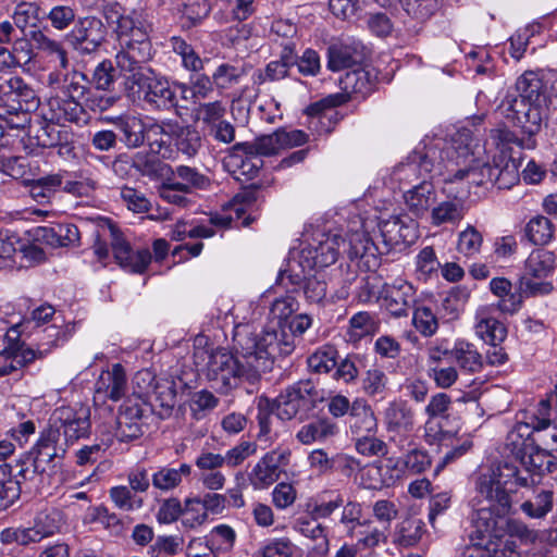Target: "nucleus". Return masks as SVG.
Masks as SVG:
<instances>
[{"label": "nucleus", "instance_id": "f257e3e1", "mask_svg": "<svg viewBox=\"0 0 557 557\" xmlns=\"http://www.w3.org/2000/svg\"><path fill=\"white\" fill-rule=\"evenodd\" d=\"M277 341L274 334L258 337L250 324H237L233 334L235 354L225 349L212 351L207 363V379L225 394L243 383L257 384L272 370L276 356L286 357L293 352L290 336Z\"/></svg>", "mask_w": 557, "mask_h": 557}, {"label": "nucleus", "instance_id": "f03ea898", "mask_svg": "<svg viewBox=\"0 0 557 557\" xmlns=\"http://www.w3.org/2000/svg\"><path fill=\"white\" fill-rule=\"evenodd\" d=\"M490 146L494 147L496 152L492 154L493 169H486V178H483L476 163L487 149L473 139L469 129H459L450 140H446L443 183H450L457 188L466 187L469 191L470 185L511 188L520 178L521 154L492 143Z\"/></svg>", "mask_w": 557, "mask_h": 557}, {"label": "nucleus", "instance_id": "7ed1b4c3", "mask_svg": "<svg viewBox=\"0 0 557 557\" xmlns=\"http://www.w3.org/2000/svg\"><path fill=\"white\" fill-rule=\"evenodd\" d=\"M529 476H522L518 467L511 462H503L486 473H481L475 481L479 502L486 505L476 509L474 527L479 534H490L493 541L532 540L533 533L528 527L516 519H507L511 507V494L518 487H528Z\"/></svg>", "mask_w": 557, "mask_h": 557}, {"label": "nucleus", "instance_id": "20e7f679", "mask_svg": "<svg viewBox=\"0 0 557 557\" xmlns=\"http://www.w3.org/2000/svg\"><path fill=\"white\" fill-rule=\"evenodd\" d=\"M104 17L109 24H115L114 33L120 44L115 63L121 72L134 76L137 72L151 70L143 64L152 58L150 40L154 20L152 11L138 8L129 12H121L117 4H110L104 9Z\"/></svg>", "mask_w": 557, "mask_h": 557}, {"label": "nucleus", "instance_id": "39448f33", "mask_svg": "<svg viewBox=\"0 0 557 557\" xmlns=\"http://www.w3.org/2000/svg\"><path fill=\"white\" fill-rule=\"evenodd\" d=\"M549 404L541 400L537 414L530 422L517 424L507 435L506 448L519 460L529 476V486L534 483L531 473L544 474L557 470L556 457L547 449L539 446L531 437L533 431H542L549 426ZM519 473L524 474L518 469Z\"/></svg>", "mask_w": 557, "mask_h": 557}, {"label": "nucleus", "instance_id": "423d86ee", "mask_svg": "<svg viewBox=\"0 0 557 557\" xmlns=\"http://www.w3.org/2000/svg\"><path fill=\"white\" fill-rule=\"evenodd\" d=\"M502 107L506 116L521 128L522 136L519 137L507 128L492 129L490 133L492 145H498L503 149H509L521 156L522 150L534 149L535 135L540 132L543 121V109L518 92L508 94Z\"/></svg>", "mask_w": 557, "mask_h": 557}, {"label": "nucleus", "instance_id": "0eeeda50", "mask_svg": "<svg viewBox=\"0 0 557 557\" xmlns=\"http://www.w3.org/2000/svg\"><path fill=\"white\" fill-rule=\"evenodd\" d=\"M48 86L57 92L49 100L51 120L79 123L84 114L83 101L89 90L87 76L77 70L57 69L47 76Z\"/></svg>", "mask_w": 557, "mask_h": 557}, {"label": "nucleus", "instance_id": "6e6552de", "mask_svg": "<svg viewBox=\"0 0 557 557\" xmlns=\"http://www.w3.org/2000/svg\"><path fill=\"white\" fill-rule=\"evenodd\" d=\"M446 139L434 138L424 144L422 150H416L406 162L397 164L392 173L391 181L403 185H414L423 178L440 177L443 180L444 150Z\"/></svg>", "mask_w": 557, "mask_h": 557}, {"label": "nucleus", "instance_id": "1a4fd4ad", "mask_svg": "<svg viewBox=\"0 0 557 557\" xmlns=\"http://www.w3.org/2000/svg\"><path fill=\"white\" fill-rule=\"evenodd\" d=\"M126 90L136 96L150 110H171L176 107V92L166 77L151 70L137 72L127 76Z\"/></svg>", "mask_w": 557, "mask_h": 557}, {"label": "nucleus", "instance_id": "9d476101", "mask_svg": "<svg viewBox=\"0 0 557 557\" xmlns=\"http://www.w3.org/2000/svg\"><path fill=\"white\" fill-rule=\"evenodd\" d=\"M320 399V393L312 381H299L286 387L272 401V411L281 420H302L315 409Z\"/></svg>", "mask_w": 557, "mask_h": 557}, {"label": "nucleus", "instance_id": "9b49d317", "mask_svg": "<svg viewBox=\"0 0 557 557\" xmlns=\"http://www.w3.org/2000/svg\"><path fill=\"white\" fill-rule=\"evenodd\" d=\"M345 246V239L338 233H318L312 242L302 247L296 264L305 273L314 268H326L334 264Z\"/></svg>", "mask_w": 557, "mask_h": 557}, {"label": "nucleus", "instance_id": "f8f14e48", "mask_svg": "<svg viewBox=\"0 0 557 557\" xmlns=\"http://www.w3.org/2000/svg\"><path fill=\"white\" fill-rule=\"evenodd\" d=\"M50 419L71 445L90 435V407L87 405L75 403L60 406L53 410Z\"/></svg>", "mask_w": 557, "mask_h": 557}, {"label": "nucleus", "instance_id": "ddd939ff", "mask_svg": "<svg viewBox=\"0 0 557 557\" xmlns=\"http://www.w3.org/2000/svg\"><path fill=\"white\" fill-rule=\"evenodd\" d=\"M443 193L446 198L432 206L430 222L433 226L457 225L468 212L467 198L469 190L466 187L457 188L450 183H444Z\"/></svg>", "mask_w": 557, "mask_h": 557}, {"label": "nucleus", "instance_id": "4468645a", "mask_svg": "<svg viewBox=\"0 0 557 557\" xmlns=\"http://www.w3.org/2000/svg\"><path fill=\"white\" fill-rule=\"evenodd\" d=\"M35 90L23 78L12 76L8 79L0 77V108L7 113L28 111L38 106Z\"/></svg>", "mask_w": 557, "mask_h": 557}, {"label": "nucleus", "instance_id": "2eb2a0df", "mask_svg": "<svg viewBox=\"0 0 557 557\" xmlns=\"http://www.w3.org/2000/svg\"><path fill=\"white\" fill-rule=\"evenodd\" d=\"M278 278L284 287H292L290 292L302 289L305 298L309 304L323 306L327 300L326 282L321 275H301L296 272L295 264L290 263L288 270L280 272Z\"/></svg>", "mask_w": 557, "mask_h": 557}, {"label": "nucleus", "instance_id": "dca6fc26", "mask_svg": "<svg viewBox=\"0 0 557 557\" xmlns=\"http://www.w3.org/2000/svg\"><path fill=\"white\" fill-rule=\"evenodd\" d=\"M107 29L102 21L95 16L79 18L69 34L74 49L84 54H90L104 42Z\"/></svg>", "mask_w": 557, "mask_h": 557}, {"label": "nucleus", "instance_id": "f3484780", "mask_svg": "<svg viewBox=\"0 0 557 557\" xmlns=\"http://www.w3.org/2000/svg\"><path fill=\"white\" fill-rule=\"evenodd\" d=\"M146 408L138 400H125L119 410L116 419V437L120 442H132L143 436L145 432Z\"/></svg>", "mask_w": 557, "mask_h": 557}, {"label": "nucleus", "instance_id": "a211bd4d", "mask_svg": "<svg viewBox=\"0 0 557 557\" xmlns=\"http://www.w3.org/2000/svg\"><path fill=\"white\" fill-rule=\"evenodd\" d=\"M71 443H67L58 426L49 419L48 426L40 433L34 447L35 467L38 469L42 463L55 466L57 459H63Z\"/></svg>", "mask_w": 557, "mask_h": 557}, {"label": "nucleus", "instance_id": "6ab92c4d", "mask_svg": "<svg viewBox=\"0 0 557 557\" xmlns=\"http://www.w3.org/2000/svg\"><path fill=\"white\" fill-rule=\"evenodd\" d=\"M431 467V459L426 451L418 448H411L403 458H387L386 470L391 474L383 479L386 486L394 485L408 474H420Z\"/></svg>", "mask_w": 557, "mask_h": 557}, {"label": "nucleus", "instance_id": "aec40b11", "mask_svg": "<svg viewBox=\"0 0 557 557\" xmlns=\"http://www.w3.org/2000/svg\"><path fill=\"white\" fill-rule=\"evenodd\" d=\"M379 298L382 306L394 317H406L414 301L413 286L403 278L384 284Z\"/></svg>", "mask_w": 557, "mask_h": 557}, {"label": "nucleus", "instance_id": "412c9836", "mask_svg": "<svg viewBox=\"0 0 557 557\" xmlns=\"http://www.w3.org/2000/svg\"><path fill=\"white\" fill-rule=\"evenodd\" d=\"M110 233L111 247L116 262L131 272L143 273L151 262L149 249L134 250L114 227H110Z\"/></svg>", "mask_w": 557, "mask_h": 557}, {"label": "nucleus", "instance_id": "4be33fe9", "mask_svg": "<svg viewBox=\"0 0 557 557\" xmlns=\"http://www.w3.org/2000/svg\"><path fill=\"white\" fill-rule=\"evenodd\" d=\"M33 322L36 327H40L49 322L51 325L47 326L44 332L46 333L47 344L51 346H59L67 341L70 336L69 325H64V319L57 310L49 304L40 305L32 311L30 319L27 323Z\"/></svg>", "mask_w": 557, "mask_h": 557}, {"label": "nucleus", "instance_id": "5701e85b", "mask_svg": "<svg viewBox=\"0 0 557 557\" xmlns=\"http://www.w3.org/2000/svg\"><path fill=\"white\" fill-rule=\"evenodd\" d=\"M379 230L386 247L410 245L418 238V225L408 216H391L379 223Z\"/></svg>", "mask_w": 557, "mask_h": 557}, {"label": "nucleus", "instance_id": "b1692460", "mask_svg": "<svg viewBox=\"0 0 557 557\" xmlns=\"http://www.w3.org/2000/svg\"><path fill=\"white\" fill-rule=\"evenodd\" d=\"M288 454L280 450L267 453L252 468L249 481L255 488H264L280 478L281 467L287 461Z\"/></svg>", "mask_w": 557, "mask_h": 557}, {"label": "nucleus", "instance_id": "393cba45", "mask_svg": "<svg viewBox=\"0 0 557 557\" xmlns=\"http://www.w3.org/2000/svg\"><path fill=\"white\" fill-rule=\"evenodd\" d=\"M103 122L113 124L122 134V141L127 148H138L147 138L148 125L135 114L108 115Z\"/></svg>", "mask_w": 557, "mask_h": 557}, {"label": "nucleus", "instance_id": "a878e982", "mask_svg": "<svg viewBox=\"0 0 557 557\" xmlns=\"http://www.w3.org/2000/svg\"><path fill=\"white\" fill-rule=\"evenodd\" d=\"M431 180L423 178L404 193L407 209L417 218L429 213L436 201V190Z\"/></svg>", "mask_w": 557, "mask_h": 557}, {"label": "nucleus", "instance_id": "bb28decb", "mask_svg": "<svg viewBox=\"0 0 557 557\" xmlns=\"http://www.w3.org/2000/svg\"><path fill=\"white\" fill-rule=\"evenodd\" d=\"M377 72L373 67H356L347 71L339 78V86L348 96L359 95L366 97L371 94L376 85Z\"/></svg>", "mask_w": 557, "mask_h": 557}, {"label": "nucleus", "instance_id": "cd10ccee", "mask_svg": "<svg viewBox=\"0 0 557 557\" xmlns=\"http://www.w3.org/2000/svg\"><path fill=\"white\" fill-rule=\"evenodd\" d=\"M175 129H177V122L172 120L149 124L146 140L151 151L162 158H170L173 152Z\"/></svg>", "mask_w": 557, "mask_h": 557}, {"label": "nucleus", "instance_id": "c85d7f7f", "mask_svg": "<svg viewBox=\"0 0 557 557\" xmlns=\"http://www.w3.org/2000/svg\"><path fill=\"white\" fill-rule=\"evenodd\" d=\"M387 432H412L414 412L405 400L388 403L383 416Z\"/></svg>", "mask_w": 557, "mask_h": 557}, {"label": "nucleus", "instance_id": "c756f323", "mask_svg": "<svg viewBox=\"0 0 557 557\" xmlns=\"http://www.w3.org/2000/svg\"><path fill=\"white\" fill-rule=\"evenodd\" d=\"M348 425L351 433L356 436L372 434L376 431L377 421L367 400L357 398L351 403Z\"/></svg>", "mask_w": 557, "mask_h": 557}, {"label": "nucleus", "instance_id": "7c9ffc66", "mask_svg": "<svg viewBox=\"0 0 557 557\" xmlns=\"http://www.w3.org/2000/svg\"><path fill=\"white\" fill-rule=\"evenodd\" d=\"M425 523L414 517L399 521L392 531V543L399 548L416 546L425 533Z\"/></svg>", "mask_w": 557, "mask_h": 557}, {"label": "nucleus", "instance_id": "2f4dec72", "mask_svg": "<svg viewBox=\"0 0 557 557\" xmlns=\"http://www.w3.org/2000/svg\"><path fill=\"white\" fill-rule=\"evenodd\" d=\"M380 249L366 231L351 230L348 237V257L354 260L357 258L366 259V263L376 265V256Z\"/></svg>", "mask_w": 557, "mask_h": 557}, {"label": "nucleus", "instance_id": "473e14b6", "mask_svg": "<svg viewBox=\"0 0 557 557\" xmlns=\"http://www.w3.org/2000/svg\"><path fill=\"white\" fill-rule=\"evenodd\" d=\"M126 374L120 363L112 366L111 370L103 371L97 383V393H103L106 397L116 401L121 399L126 392Z\"/></svg>", "mask_w": 557, "mask_h": 557}, {"label": "nucleus", "instance_id": "72a5a7b5", "mask_svg": "<svg viewBox=\"0 0 557 557\" xmlns=\"http://www.w3.org/2000/svg\"><path fill=\"white\" fill-rule=\"evenodd\" d=\"M475 334L486 344L496 346L507 336L505 325L490 315L486 308H482L475 315Z\"/></svg>", "mask_w": 557, "mask_h": 557}, {"label": "nucleus", "instance_id": "f704fd0d", "mask_svg": "<svg viewBox=\"0 0 557 557\" xmlns=\"http://www.w3.org/2000/svg\"><path fill=\"white\" fill-rule=\"evenodd\" d=\"M235 542L234 529L227 524H219L206 536L205 549H208L212 557H221L232 552Z\"/></svg>", "mask_w": 557, "mask_h": 557}, {"label": "nucleus", "instance_id": "c9c22d12", "mask_svg": "<svg viewBox=\"0 0 557 557\" xmlns=\"http://www.w3.org/2000/svg\"><path fill=\"white\" fill-rule=\"evenodd\" d=\"M344 505V495L337 490H323L309 504V513L313 520L330 518Z\"/></svg>", "mask_w": 557, "mask_h": 557}, {"label": "nucleus", "instance_id": "e433bc0d", "mask_svg": "<svg viewBox=\"0 0 557 557\" xmlns=\"http://www.w3.org/2000/svg\"><path fill=\"white\" fill-rule=\"evenodd\" d=\"M327 58L329 70L335 72L359 63L362 59V53L359 51L357 45L338 42L329 47Z\"/></svg>", "mask_w": 557, "mask_h": 557}, {"label": "nucleus", "instance_id": "4c0bfd02", "mask_svg": "<svg viewBox=\"0 0 557 557\" xmlns=\"http://www.w3.org/2000/svg\"><path fill=\"white\" fill-rule=\"evenodd\" d=\"M65 172L51 173L46 176L27 181L30 197L38 203H47L61 188Z\"/></svg>", "mask_w": 557, "mask_h": 557}, {"label": "nucleus", "instance_id": "58836bf2", "mask_svg": "<svg viewBox=\"0 0 557 557\" xmlns=\"http://www.w3.org/2000/svg\"><path fill=\"white\" fill-rule=\"evenodd\" d=\"M555 253L545 249L531 251L524 263V274L537 280H546L555 269Z\"/></svg>", "mask_w": 557, "mask_h": 557}, {"label": "nucleus", "instance_id": "ea45409f", "mask_svg": "<svg viewBox=\"0 0 557 557\" xmlns=\"http://www.w3.org/2000/svg\"><path fill=\"white\" fill-rule=\"evenodd\" d=\"M191 473V466L181 463L178 468L169 466L159 468L151 476V484L161 492H169L176 488L183 481L184 476Z\"/></svg>", "mask_w": 557, "mask_h": 557}, {"label": "nucleus", "instance_id": "a19ab883", "mask_svg": "<svg viewBox=\"0 0 557 557\" xmlns=\"http://www.w3.org/2000/svg\"><path fill=\"white\" fill-rule=\"evenodd\" d=\"M511 282L505 277H494L490 282L491 292L499 298L498 309L504 313L512 314L520 309L521 295L511 293Z\"/></svg>", "mask_w": 557, "mask_h": 557}, {"label": "nucleus", "instance_id": "79ce46f5", "mask_svg": "<svg viewBox=\"0 0 557 557\" xmlns=\"http://www.w3.org/2000/svg\"><path fill=\"white\" fill-rule=\"evenodd\" d=\"M516 92L542 109L548 106L543 92V82L534 72H525L517 79Z\"/></svg>", "mask_w": 557, "mask_h": 557}, {"label": "nucleus", "instance_id": "37998d69", "mask_svg": "<svg viewBox=\"0 0 557 557\" xmlns=\"http://www.w3.org/2000/svg\"><path fill=\"white\" fill-rule=\"evenodd\" d=\"M453 358L461 370L469 373L480 372L483 368L482 355L473 344L465 341L455 343L453 347Z\"/></svg>", "mask_w": 557, "mask_h": 557}, {"label": "nucleus", "instance_id": "c03bdc74", "mask_svg": "<svg viewBox=\"0 0 557 557\" xmlns=\"http://www.w3.org/2000/svg\"><path fill=\"white\" fill-rule=\"evenodd\" d=\"M554 234V224L544 215L531 218L524 226V237L535 246L548 245L553 240Z\"/></svg>", "mask_w": 557, "mask_h": 557}, {"label": "nucleus", "instance_id": "a18cd8bd", "mask_svg": "<svg viewBox=\"0 0 557 557\" xmlns=\"http://www.w3.org/2000/svg\"><path fill=\"white\" fill-rule=\"evenodd\" d=\"M21 481L13 479L12 467L0 463V511L11 507L21 495Z\"/></svg>", "mask_w": 557, "mask_h": 557}, {"label": "nucleus", "instance_id": "49530a36", "mask_svg": "<svg viewBox=\"0 0 557 557\" xmlns=\"http://www.w3.org/2000/svg\"><path fill=\"white\" fill-rule=\"evenodd\" d=\"M337 431L338 429L335 423L326 419H320L302 425L297 432L296 438L304 445H310L334 436Z\"/></svg>", "mask_w": 557, "mask_h": 557}, {"label": "nucleus", "instance_id": "de8ad7c7", "mask_svg": "<svg viewBox=\"0 0 557 557\" xmlns=\"http://www.w3.org/2000/svg\"><path fill=\"white\" fill-rule=\"evenodd\" d=\"M153 408H160L159 416H169L176 404V389L172 381L163 380L156 383L151 396Z\"/></svg>", "mask_w": 557, "mask_h": 557}, {"label": "nucleus", "instance_id": "09e8293b", "mask_svg": "<svg viewBox=\"0 0 557 557\" xmlns=\"http://www.w3.org/2000/svg\"><path fill=\"white\" fill-rule=\"evenodd\" d=\"M288 324V331L286 330V325L281 329H267L260 333H257L258 337H264L267 334H274L276 339L283 338V336H290L293 343V350L296 347L295 337L301 336L307 330H309L312 325V318L307 313L296 314ZM281 341H277L280 343Z\"/></svg>", "mask_w": 557, "mask_h": 557}, {"label": "nucleus", "instance_id": "8fccbe9b", "mask_svg": "<svg viewBox=\"0 0 557 557\" xmlns=\"http://www.w3.org/2000/svg\"><path fill=\"white\" fill-rule=\"evenodd\" d=\"M374 522L370 519L362 521L360 527L364 530L360 532L361 536L358 539L357 545L370 549L388 542V539L392 537V530Z\"/></svg>", "mask_w": 557, "mask_h": 557}, {"label": "nucleus", "instance_id": "3c124183", "mask_svg": "<svg viewBox=\"0 0 557 557\" xmlns=\"http://www.w3.org/2000/svg\"><path fill=\"white\" fill-rule=\"evenodd\" d=\"M246 76L244 65L221 63L216 66L211 77L216 89L223 91L233 88Z\"/></svg>", "mask_w": 557, "mask_h": 557}, {"label": "nucleus", "instance_id": "603ef678", "mask_svg": "<svg viewBox=\"0 0 557 557\" xmlns=\"http://www.w3.org/2000/svg\"><path fill=\"white\" fill-rule=\"evenodd\" d=\"M337 349L332 345H323L308 357L307 363L315 373H329L337 366Z\"/></svg>", "mask_w": 557, "mask_h": 557}, {"label": "nucleus", "instance_id": "864d4df0", "mask_svg": "<svg viewBox=\"0 0 557 557\" xmlns=\"http://www.w3.org/2000/svg\"><path fill=\"white\" fill-rule=\"evenodd\" d=\"M63 524V515L60 510L51 508L39 511L34 519V528L41 540L60 531Z\"/></svg>", "mask_w": 557, "mask_h": 557}, {"label": "nucleus", "instance_id": "5fc2aeb1", "mask_svg": "<svg viewBox=\"0 0 557 557\" xmlns=\"http://www.w3.org/2000/svg\"><path fill=\"white\" fill-rule=\"evenodd\" d=\"M173 145L176 146L180 152L191 158L201 147V137L196 128L191 126H182L177 123Z\"/></svg>", "mask_w": 557, "mask_h": 557}, {"label": "nucleus", "instance_id": "6e6d98bb", "mask_svg": "<svg viewBox=\"0 0 557 557\" xmlns=\"http://www.w3.org/2000/svg\"><path fill=\"white\" fill-rule=\"evenodd\" d=\"M299 308V302L293 295L286 294L275 298L270 307V318L277 321V329L287 325L288 319Z\"/></svg>", "mask_w": 557, "mask_h": 557}, {"label": "nucleus", "instance_id": "4d7b16f0", "mask_svg": "<svg viewBox=\"0 0 557 557\" xmlns=\"http://www.w3.org/2000/svg\"><path fill=\"white\" fill-rule=\"evenodd\" d=\"M109 496L114 506L123 511H135L144 506V499L125 485L111 487Z\"/></svg>", "mask_w": 557, "mask_h": 557}, {"label": "nucleus", "instance_id": "13d9d810", "mask_svg": "<svg viewBox=\"0 0 557 557\" xmlns=\"http://www.w3.org/2000/svg\"><path fill=\"white\" fill-rule=\"evenodd\" d=\"M493 539L490 534H479L473 525L470 534V544L466 545L458 557H493Z\"/></svg>", "mask_w": 557, "mask_h": 557}, {"label": "nucleus", "instance_id": "bf43d9fd", "mask_svg": "<svg viewBox=\"0 0 557 557\" xmlns=\"http://www.w3.org/2000/svg\"><path fill=\"white\" fill-rule=\"evenodd\" d=\"M236 149H243L247 154L256 152L260 156H271L277 153L282 147L277 131L272 134L260 136L253 145L237 144Z\"/></svg>", "mask_w": 557, "mask_h": 557}, {"label": "nucleus", "instance_id": "052dcab7", "mask_svg": "<svg viewBox=\"0 0 557 557\" xmlns=\"http://www.w3.org/2000/svg\"><path fill=\"white\" fill-rule=\"evenodd\" d=\"M33 40L39 50L50 57H55V60L59 61V69L66 70L69 67L67 53L61 42L47 37L41 32H35Z\"/></svg>", "mask_w": 557, "mask_h": 557}, {"label": "nucleus", "instance_id": "680f3d73", "mask_svg": "<svg viewBox=\"0 0 557 557\" xmlns=\"http://www.w3.org/2000/svg\"><path fill=\"white\" fill-rule=\"evenodd\" d=\"M375 327L376 322L371 313L367 311L357 312L349 320V339L354 342L359 341L374 333Z\"/></svg>", "mask_w": 557, "mask_h": 557}, {"label": "nucleus", "instance_id": "e2e57ef3", "mask_svg": "<svg viewBox=\"0 0 557 557\" xmlns=\"http://www.w3.org/2000/svg\"><path fill=\"white\" fill-rule=\"evenodd\" d=\"M174 176L183 181V187L186 189L206 190L210 187V178L200 173L196 168L178 165L173 172Z\"/></svg>", "mask_w": 557, "mask_h": 557}, {"label": "nucleus", "instance_id": "0e129e2a", "mask_svg": "<svg viewBox=\"0 0 557 557\" xmlns=\"http://www.w3.org/2000/svg\"><path fill=\"white\" fill-rule=\"evenodd\" d=\"M482 244V234L474 226L468 225L458 235L457 250L466 257H473L480 252Z\"/></svg>", "mask_w": 557, "mask_h": 557}, {"label": "nucleus", "instance_id": "69168bd1", "mask_svg": "<svg viewBox=\"0 0 557 557\" xmlns=\"http://www.w3.org/2000/svg\"><path fill=\"white\" fill-rule=\"evenodd\" d=\"M227 506V497L223 494L207 493L202 498H188V510L202 509L207 513H221Z\"/></svg>", "mask_w": 557, "mask_h": 557}, {"label": "nucleus", "instance_id": "338daca9", "mask_svg": "<svg viewBox=\"0 0 557 557\" xmlns=\"http://www.w3.org/2000/svg\"><path fill=\"white\" fill-rule=\"evenodd\" d=\"M219 404V399L213 393L202 389L195 392L189 400V408L196 420L202 419L207 412L213 410Z\"/></svg>", "mask_w": 557, "mask_h": 557}, {"label": "nucleus", "instance_id": "774afa93", "mask_svg": "<svg viewBox=\"0 0 557 557\" xmlns=\"http://www.w3.org/2000/svg\"><path fill=\"white\" fill-rule=\"evenodd\" d=\"M412 323L416 330L425 337L433 336L438 329L436 315L425 306L414 309Z\"/></svg>", "mask_w": 557, "mask_h": 557}]
</instances>
